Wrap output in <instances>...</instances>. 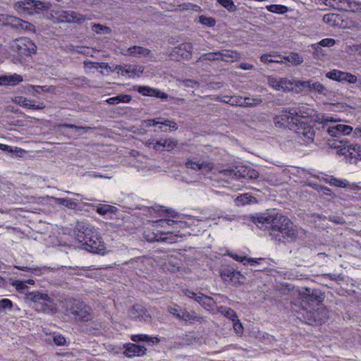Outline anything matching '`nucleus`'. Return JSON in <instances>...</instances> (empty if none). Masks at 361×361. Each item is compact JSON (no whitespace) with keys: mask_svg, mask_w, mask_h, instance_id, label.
Instances as JSON below:
<instances>
[{"mask_svg":"<svg viewBox=\"0 0 361 361\" xmlns=\"http://www.w3.org/2000/svg\"><path fill=\"white\" fill-rule=\"evenodd\" d=\"M261 230H267L276 243H291L297 240L298 231L292 221L275 209L250 216Z\"/></svg>","mask_w":361,"mask_h":361,"instance_id":"1","label":"nucleus"},{"mask_svg":"<svg viewBox=\"0 0 361 361\" xmlns=\"http://www.w3.org/2000/svg\"><path fill=\"white\" fill-rule=\"evenodd\" d=\"M283 59L294 66H298L304 61V59L301 56H300L298 53L294 52L290 53L288 56H283Z\"/></svg>","mask_w":361,"mask_h":361,"instance_id":"33","label":"nucleus"},{"mask_svg":"<svg viewBox=\"0 0 361 361\" xmlns=\"http://www.w3.org/2000/svg\"><path fill=\"white\" fill-rule=\"evenodd\" d=\"M146 350L147 349L143 345L130 343L126 348L125 354L128 357H139L145 355Z\"/></svg>","mask_w":361,"mask_h":361,"instance_id":"19","label":"nucleus"},{"mask_svg":"<svg viewBox=\"0 0 361 361\" xmlns=\"http://www.w3.org/2000/svg\"><path fill=\"white\" fill-rule=\"evenodd\" d=\"M341 150H343V156L351 162H356L357 159H361V145L346 142L345 147Z\"/></svg>","mask_w":361,"mask_h":361,"instance_id":"12","label":"nucleus"},{"mask_svg":"<svg viewBox=\"0 0 361 361\" xmlns=\"http://www.w3.org/2000/svg\"><path fill=\"white\" fill-rule=\"evenodd\" d=\"M223 7L230 12L236 11L237 7L234 4L233 0H216Z\"/></svg>","mask_w":361,"mask_h":361,"instance_id":"42","label":"nucleus"},{"mask_svg":"<svg viewBox=\"0 0 361 361\" xmlns=\"http://www.w3.org/2000/svg\"><path fill=\"white\" fill-rule=\"evenodd\" d=\"M13 307V302L9 299L0 300V312L6 313L7 311L11 310Z\"/></svg>","mask_w":361,"mask_h":361,"instance_id":"41","label":"nucleus"},{"mask_svg":"<svg viewBox=\"0 0 361 361\" xmlns=\"http://www.w3.org/2000/svg\"><path fill=\"white\" fill-rule=\"evenodd\" d=\"M121 53L125 56L147 58L149 60H152L154 58L151 50L140 46H133L128 49H124L122 50Z\"/></svg>","mask_w":361,"mask_h":361,"instance_id":"13","label":"nucleus"},{"mask_svg":"<svg viewBox=\"0 0 361 361\" xmlns=\"http://www.w3.org/2000/svg\"><path fill=\"white\" fill-rule=\"evenodd\" d=\"M228 255H229L235 261L243 263L244 265H245L247 263L250 264V265L259 264H260L261 261L264 260V258H248L246 256L243 257L232 252H228Z\"/></svg>","mask_w":361,"mask_h":361,"instance_id":"21","label":"nucleus"},{"mask_svg":"<svg viewBox=\"0 0 361 361\" xmlns=\"http://www.w3.org/2000/svg\"><path fill=\"white\" fill-rule=\"evenodd\" d=\"M91 27L92 31L97 35H109L111 33V29L109 27L99 23H92Z\"/></svg>","mask_w":361,"mask_h":361,"instance_id":"35","label":"nucleus"},{"mask_svg":"<svg viewBox=\"0 0 361 361\" xmlns=\"http://www.w3.org/2000/svg\"><path fill=\"white\" fill-rule=\"evenodd\" d=\"M297 87H300L301 90H309L310 92H317L320 94L327 95L328 90L319 82H312V80H300L297 82Z\"/></svg>","mask_w":361,"mask_h":361,"instance_id":"14","label":"nucleus"},{"mask_svg":"<svg viewBox=\"0 0 361 361\" xmlns=\"http://www.w3.org/2000/svg\"><path fill=\"white\" fill-rule=\"evenodd\" d=\"M176 49V52L183 58H188L191 56L193 47L191 43L185 42L180 44Z\"/></svg>","mask_w":361,"mask_h":361,"instance_id":"25","label":"nucleus"},{"mask_svg":"<svg viewBox=\"0 0 361 361\" xmlns=\"http://www.w3.org/2000/svg\"><path fill=\"white\" fill-rule=\"evenodd\" d=\"M216 100L227 103L231 106H239L241 100H243V97L239 96L231 97L228 95H224L222 97H217Z\"/></svg>","mask_w":361,"mask_h":361,"instance_id":"29","label":"nucleus"},{"mask_svg":"<svg viewBox=\"0 0 361 361\" xmlns=\"http://www.w3.org/2000/svg\"><path fill=\"white\" fill-rule=\"evenodd\" d=\"M293 130L303 144H310L313 142L315 133L310 126L298 121Z\"/></svg>","mask_w":361,"mask_h":361,"instance_id":"10","label":"nucleus"},{"mask_svg":"<svg viewBox=\"0 0 361 361\" xmlns=\"http://www.w3.org/2000/svg\"><path fill=\"white\" fill-rule=\"evenodd\" d=\"M53 341L56 345L59 346L65 345L66 343V338L61 334L54 335Z\"/></svg>","mask_w":361,"mask_h":361,"instance_id":"58","label":"nucleus"},{"mask_svg":"<svg viewBox=\"0 0 361 361\" xmlns=\"http://www.w3.org/2000/svg\"><path fill=\"white\" fill-rule=\"evenodd\" d=\"M199 61H220L219 51L204 54L200 57Z\"/></svg>","mask_w":361,"mask_h":361,"instance_id":"39","label":"nucleus"},{"mask_svg":"<svg viewBox=\"0 0 361 361\" xmlns=\"http://www.w3.org/2000/svg\"><path fill=\"white\" fill-rule=\"evenodd\" d=\"M51 198L54 200L55 203L63 205L68 209H74L77 205L74 201L68 198H57L54 197Z\"/></svg>","mask_w":361,"mask_h":361,"instance_id":"36","label":"nucleus"},{"mask_svg":"<svg viewBox=\"0 0 361 361\" xmlns=\"http://www.w3.org/2000/svg\"><path fill=\"white\" fill-rule=\"evenodd\" d=\"M266 8L275 13H285L288 11V8L283 5L271 4L266 6Z\"/></svg>","mask_w":361,"mask_h":361,"instance_id":"38","label":"nucleus"},{"mask_svg":"<svg viewBox=\"0 0 361 361\" xmlns=\"http://www.w3.org/2000/svg\"><path fill=\"white\" fill-rule=\"evenodd\" d=\"M262 102V99L260 97L250 98L244 97L240 102V106L243 107H252L260 104Z\"/></svg>","mask_w":361,"mask_h":361,"instance_id":"34","label":"nucleus"},{"mask_svg":"<svg viewBox=\"0 0 361 361\" xmlns=\"http://www.w3.org/2000/svg\"><path fill=\"white\" fill-rule=\"evenodd\" d=\"M323 21L331 27L338 26L341 21V17L336 13H328L323 16Z\"/></svg>","mask_w":361,"mask_h":361,"instance_id":"27","label":"nucleus"},{"mask_svg":"<svg viewBox=\"0 0 361 361\" xmlns=\"http://www.w3.org/2000/svg\"><path fill=\"white\" fill-rule=\"evenodd\" d=\"M77 238L86 250L97 254H104V245L97 231L89 225L78 224Z\"/></svg>","mask_w":361,"mask_h":361,"instance_id":"2","label":"nucleus"},{"mask_svg":"<svg viewBox=\"0 0 361 361\" xmlns=\"http://www.w3.org/2000/svg\"><path fill=\"white\" fill-rule=\"evenodd\" d=\"M195 300L206 309L212 308L214 305L213 298L200 293L195 298Z\"/></svg>","mask_w":361,"mask_h":361,"instance_id":"26","label":"nucleus"},{"mask_svg":"<svg viewBox=\"0 0 361 361\" xmlns=\"http://www.w3.org/2000/svg\"><path fill=\"white\" fill-rule=\"evenodd\" d=\"M132 340L133 341H149L150 337L147 335L145 334H138V335H133L132 336Z\"/></svg>","mask_w":361,"mask_h":361,"instance_id":"59","label":"nucleus"},{"mask_svg":"<svg viewBox=\"0 0 361 361\" xmlns=\"http://www.w3.org/2000/svg\"><path fill=\"white\" fill-rule=\"evenodd\" d=\"M279 80L280 78H276L274 76H269L267 78V82L269 86H271L274 90L279 91Z\"/></svg>","mask_w":361,"mask_h":361,"instance_id":"48","label":"nucleus"},{"mask_svg":"<svg viewBox=\"0 0 361 361\" xmlns=\"http://www.w3.org/2000/svg\"><path fill=\"white\" fill-rule=\"evenodd\" d=\"M13 49L20 56H30L36 53L37 47L27 37H21L15 41Z\"/></svg>","mask_w":361,"mask_h":361,"instance_id":"8","label":"nucleus"},{"mask_svg":"<svg viewBox=\"0 0 361 361\" xmlns=\"http://www.w3.org/2000/svg\"><path fill=\"white\" fill-rule=\"evenodd\" d=\"M200 318V317H199L195 312H188L187 310L184 309L181 310L179 319L192 322L194 321H198Z\"/></svg>","mask_w":361,"mask_h":361,"instance_id":"32","label":"nucleus"},{"mask_svg":"<svg viewBox=\"0 0 361 361\" xmlns=\"http://www.w3.org/2000/svg\"><path fill=\"white\" fill-rule=\"evenodd\" d=\"M11 26L16 29H22L28 31H33L35 26L29 22L13 16L1 14L0 15V27Z\"/></svg>","mask_w":361,"mask_h":361,"instance_id":"7","label":"nucleus"},{"mask_svg":"<svg viewBox=\"0 0 361 361\" xmlns=\"http://www.w3.org/2000/svg\"><path fill=\"white\" fill-rule=\"evenodd\" d=\"M15 102L18 104L20 106L25 107V108H29L30 102V101L26 98H24L23 97H18L15 98Z\"/></svg>","mask_w":361,"mask_h":361,"instance_id":"55","label":"nucleus"},{"mask_svg":"<svg viewBox=\"0 0 361 361\" xmlns=\"http://www.w3.org/2000/svg\"><path fill=\"white\" fill-rule=\"evenodd\" d=\"M309 114L300 107L283 108L280 114L274 118V125L279 128H288L293 130L299 121L298 118L308 117Z\"/></svg>","mask_w":361,"mask_h":361,"instance_id":"3","label":"nucleus"},{"mask_svg":"<svg viewBox=\"0 0 361 361\" xmlns=\"http://www.w3.org/2000/svg\"><path fill=\"white\" fill-rule=\"evenodd\" d=\"M97 212L101 215H105L108 213H113L115 207L109 204H101L97 207Z\"/></svg>","mask_w":361,"mask_h":361,"instance_id":"40","label":"nucleus"},{"mask_svg":"<svg viewBox=\"0 0 361 361\" xmlns=\"http://www.w3.org/2000/svg\"><path fill=\"white\" fill-rule=\"evenodd\" d=\"M67 314L73 315L75 319L80 322H88L92 319V309L82 302L68 300L66 302Z\"/></svg>","mask_w":361,"mask_h":361,"instance_id":"6","label":"nucleus"},{"mask_svg":"<svg viewBox=\"0 0 361 361\" xmlns=\"http://www.w3.org/2000/svg\"><path fill=\"white\" fill-rule=\"evenodd\" d=\"M13 8L23 16L41 14L49 8L44 2L39 0L18 1L14 3Z\"/></svg>","mask_w":361,"mask_h":361,"instance_id":"4","label":"nucleus"},{"mask_svg":"<svg viewBox=\"0 0 361 361\" xmlns=\"http://www.w3.org/2000/svg\"><path fill=\"white\" fill-rule=\"evenodd\" d=\"M159 124L164 126H168L169 128V130L171 131H175L178 129L177 123L173 121L166 119L164 120L163 122L159 121Z\"/></svg>","mask_w":361,"mask_h":361,"instance_id":"52","label":"nucleus"},{"mask_svg":"<svg viewBox=\"0 0 361 361\" xmlns=\"http://www.w3.org/2000/svg\"><path fill=\"white\" fill-rule=\"evenodd\" d=\"M253 197L251 195H249L247 193L241 195L236 197V202H240L242 204H248L252 201Z\"/></svg>","mask_w":361,"mask_h":361,"instance_id":"53","label":"nucleus"},{"mask_svg":"<svg viewBox=\"0 0 361 361\" xmlns=\"http://www.w3.org/2000/svg\"><path fill=\"white\" fill-rule=\"evenodd\" d=\"M58 18L61 22L78 24L82 23L86 19L83 15L73 11H62L59 13Z\"/></svg>","mask_w":361,"mask_h":361,"instance_id":"15","label":"nucleus"},{"mask_svg":"<svg viewBox=\"0 0 361 361\" xmlns=\"http://www.w3.org/2000/svg\"><path fill=\"white\" fill-rule=\"evenodd\" d=\"M185 166L188 169L202 172H209L214 168V164L212 161L202 160L194 161L188 159L185 162Z\"/></svg>","mask_w":361,"mask_h":361,"instance_id":"16","label":"nucleus"},{"mask_svg":"<svg viewBox=\"0 0 361 361\" xmlns=\"http://www.w3.org/2000/svg\"><path fill=\"white\" fill-rule=\"evenodd\" d=\"M137 92L144 95V96H149L154 97L157 98H161L164 99H171L174 104H180L183 103L184 99L170 97L166 93L161 92L159 89L152 88L148 86H139L137 88Z\"/></svg>","mask_w":361,"mask_h":361,"instance_id":"9","label":"nucleus"},{"mask_svg":"<svg viewBox=\"0 0 361 361\" xmlns=\"http://www.w3.org/2000/svg\"><path fill=\"white\" fill-rule=\"evenodd\" d=\"M233 329L237 335L241 336L243 334V326L238 319L233 322Z\"/></svg>","mask_w":361,"mask_h":361,"instance_id":"57","label":"nucleus"},{"mask_svg":"<svg viewBox=\"0 0 361 361\" xmlns=\"http://www.w3.org/2000/svg\"><path fill=\"white\" fill-rule=\"evenodd\" d=\"M15 267L21 271H31L36 275H39L41 274L42 269L36 267H23V266H15Z\"/></svg>","mask_w":361,"mask_h":361,"instance_id":"51","label":"nucleus"},{"mask_svg":"<svg viewBox=\"0 0 361 361\" xmlns=\"http://www.w3.org/2000/svg\"><path fill=\"white\" fill-rule=\"evenodd\" d=\"M299 80H293L286 78H280L279 91L288 92L293 90L296 87L297 82Z\"/></svg>","mask_w":361,"mask_h":361,"instance_id":"23","label":"nucleus"},{"mask_svg":"<svg viewBox=\"0 0 361 361\" xmlns=\"http://www.w3.org/2000/svg\"><path fill=\"white\" fill-rule=\"evenodd\" d=\"M163 148L167 151H171L178 145V141L172 137L163 138Z\"/></svg>","mask_w":361,"mask_h":361,"instance_id":"37","label":"nucleus"},{"mask_svg":"<svg viewBox=\"0 0 361 361\" xmlns=\"http://www.w3.org/2000/svg\"><path fill=\"white\" fill-rule=\"evenodd\" d=\"M344 78V81H346L349 83L354 84L357 82V77L351 73H345Z\"/></svg>","mask_w":361,"mask_h":361,"instance_id":"64","label":"nucleus"},{"mask_svg":"<svg viewBox=\"0 0 361 361\" xmlns=\"http://www.w3.org/2000/svg\"><path fill=\"white\" fill-rule=\"evenodd\" d=\"M339 128H341V135H349L353 131V128L350 126L339 124Z\"/></svg>","mask_w":361,"mask_h":361,"instance_id":"61","label":"nucleus"},{"mask_svg":"<svg viewBox=\"0 0 361 361\" xmlns=\"http://www.w3.org/2000/svg\"><path fill=\"white\" fill-rule=\"evenodd\" d=\"M336 41L334 39L325 38L319 42V44L322 47H332L335 44Z\"/></svg>","mask_w":361,"mask_h":361,"instance_id":"62","label":"nucleus"},{"mask_svg":"<svg viewBox=\"0 0 361 361\" xmlns=\"http://www.w3.org/2000/svg\"><path fill=\"white\" fill-rule=\"evenodd\" d=\"M23 80V78L20 75L16 73L8 75L9 85H16Z\"/></svg>","mask_w":361,"mask_h":361,"instance_id":"47","label":"nucleus"},{"mask_svg":"<svg viewBox=\"0 0 361 361\" xmlns=\"http://www.w3.org/2000/svg\"><path fill=\"white\" fill-rule=\"evenodd\" d=\"M181 310L182 309H180L179 307L176 305L168 307L169 312L172 315L175 316L178 319L180 315Z\"/></svg>","mask_w":361,"mask_h":361,"instance_id":"54","label":"nucleus"},{"mask_svg":"<svg viewBox=\"0 0 361 361\" xmlns=\"http://www.w3.org/2000/svg\"><path fill=\"white\" fill-rule=\"evenodd\" d=\"M181 83L183 86L187 87H199L200 83L199 82L192 80V79H186L181 81Z\"/></svg>","mask_w":361,"mask_h":361,"instance_id":"56","label":"nucleus"},{"mask_svg":"<svg viewBox=\"0 0 361 361\" xmlns=\"http://www.w3.org/2000/svg\"><path fill=\"white\" fill-rule=\"evenodd\" d=\"M329 183L331 185H334L338 188H346L348 186V182L346 180L338 179L334 177H331Z\"/></svg>","mask_w":361,"mask_h":361,"instance_id":"43","label":"nucleus"},{"mask_svg":"<svg viewBox=\"0 0 361 361\" xmlns=\"http://www.w3.org/2000/svg\"><path fill=\"white\" fill-rule=\"evenodd\" d=\"M339 74H340V71H338V70H332V71L328 72L326 74V78H328L329 79L338 81V77H339Z\"/></svg>","mask_w":361,"mask_h":361,"instance_id":"60","label":"nucleus"},{"mask_svg":"<svg viewBox=\"0 0 361 361\" xmlns=\"http://www.w3.org/2000/svg\"><path fill=\"white\" fill-rule=\"evenodd\" d=\"M220 276L223 280H227V279H230V280L234 283H242L241 279L244 277L239 272L236 271L233 269H224L220 271Z\"/></svg>","mask_w":361,"mask_h":361,"instance_id":"18","label":"nucleus"},{"mask_svg":"<svg viewBox=\"0 0 361 361\" xmlns=\"http://www.w3.org/2000/svg\"><path fill=\"white\" fill-rule=\"evenodd\" d=\"M327 132L332 137H337L339 135H341V128H339V124L329 127L327 129Z\"/></svg>","mask_w":361,"mask_h":361,"instance_id":"50","label":"nucleus"},{"mask_svg":"<svg viewBox=\"0 0 361 361\" xmlns=\"http://www.w3.org/2000/svg\"><path fill=\"white\" fill-rule=\"evenodd\" d=\"M346 142L343 140L332 139L328 140V145L330 148L336 149L338 154L343 155V150L341 149L345 147Z\"/></svg>","mask_w":361,"mask_h":361,"instance_id":"30","label":"nucleus"},{"mask_svg":"<svg viewBox=\"0 0 361 361\" xmlns=\"http://www.w3.org/2000/svg\"><path fill=\"white\" fill-rule=\"evenodd\" d=\"M59 128H73V129H75L77 132L82 130L83 133H85L88 130L91 129L90 127H87V126H75V125H73V124H68V123L60 124L59 126Z\"/></svg>","mask_w":361,"mask_h":361,"instance_id":"46","label":"nucleus"},{"mask_svg":"<svg viewBox=\"0 0 361 361\" xmlns=\"http://www.w3.org/2000/svg\"><path fill=\"white\" fill-rule=\"evenodd\" d=\"M26 298L34 302V308L38 312H54L56 307L54 300L47 294L39 291H32L26 294Z\"/></svg>","mask_w":361,"mask_h":361,"instance_id":"5","label":"nucleus"},{"mask_svg":"<svg viewBox=\"0 0 361 361\" xmlns=\"http://www.w3.org/2000/svg\"><path fill=\"white\" fill-rule=\"evenodd\" d=\"M310 313L314 321L319 324L324 322L327 318V311L324 307H317V310L314 309Z\"/></svg>","mask_w":361,"mask_h":361,"instance_id":"24","label":"nucleus"},{"mask_svg":"<svg viewBox=\"0 0 361 361\" xmlns=\"http://www.w3.org/2000/svg\"><path fill=\"white\" fill-rule=\"evenodd\" d=\"M220 61L232 63L240 58V54L236 51L223 49L219 51Z\"/></svg>","mask_w":361,"mask_h":361,"instance_id":"20","label":"nucleus"},{"mask_svg":"<svg viewBox=\"0 0 361 361\" xmlns=\"http://www.w3.org/2000/svg\"><path fill=\"white\" fill-rule=\"evenodd\" d=\"M132 97L128 94H119L116 97L109 98L106 102L109 104H117L119 103H128L131 101Z\"/></svg>","mask_w":361,"mask_h":361,"instance_id":"31","label":"nucleus"},{"mask_svg":"<svg viewBox=\"0 0 361 361\" xmlns=\"http://www.w3.org/2000/svg\"><path fill=\"white\" fill-rule=\"evenodd\" d=\"M11 285L20 293H23L27 288L25 282L20 280L13 281Z\"/></svg>","mask_w":361,"mask_h":361,"instance_id":"49","label":"nucleus"},{"mask_svg":"<svg viewBox=\"0 0 361 361\" xmlns=\"http://www.w3.org/2000/svg\"><path fill=\"white\" fill-rule=\"evenodd\" d=\"M131 73L130 75H137L139 76L141 73H142L144 71V68L142 66H134L131 65Z\"/></svg>","mask_w":361,"mask_h":361,"instance_id":"63","label":"nucleus"},{"mask_svg":"<svg viewBox=\"0 0 361 361\" xmlns=\"http://www.w3.org/2000/svg\"><path fill=\"white\" fill-rule=\"evenodd\" d=\"M27 90L30 92H31V94L35 95L36 94H40L42 92H54L55 90V87L52 86V85H51V86H47V85L39 86V85H30L27 87Z\"/></svg>","mask_w":361,"mask_h":361,"instance_id":"28","label":"nucleus"},{"mask_svg":"<svg viewBox=\"0 0 361 361\" xmlns=\"http://www.w3.org/2000/svg\"><path fill=\"white\" fill-rule=\"evenodd\" d=\"M324 4L334 9L348 12H355L358 8L356 2L352 0H325Z\"/></svg>","mask_w":361,"mask_h":361,"instance_id":"11","label":"nucleus"},{"mask_svg":"<svg viewBox=\"0 0 361 361\" xmlns=\"http://www.w3.org/2000/svg\"><path fill=\"white\" fill-rule=\"evenodd\" d=\"M307 293H308V297H306L305 302H311L315 303L317 306H319V305L324 300L323 294L317 290H312L311 288H308Z\"/></svg>","mask_w":361,"mask_h":361,"instance_id":"22","label":"nucleus"},{"mask_svg":"<svg viewBox=\"0 0 361 361\" xmlns=\"http://www.w3.org/2000/svg\"><path fill=\"white\" fill-rule=\"evenodd\" d=\"M199 22L201 24L206 25L207 27H214L216 24V20H214V18L212 17H206L204 16H200Z\"/></svg>","mask_w":361,"mask_h":361,"instance_id":"45","label":"nucleus"},{"mask_svg":"<svg viewBox=\"0 0 361 361\" xmlns=\"http://www.w3.org/2000/svg\"><path fill=\"white\" fill-rule=\"evenodd\" d=\"M129 314L131 318L143 322H149L151 319L147 310L140 305L133 306L130 310Z\"/></svg>","mask_w":361,"mask_h":361,"instance_id":"17","label":"nucleus"},{"mask_svg":"<svg viewBox=\"0 0 361 361\" xmlns=\"http://www.w3.org/2000/svg\"><path fill=\"white\" fill-rule=\"evenodd\" d=\"M221 313L227 318L231 319L233 322H235L238 319V316L235 312L231 308L221 307Z\"/></svg>","mask_w":361,"mask_h":361,"instance_id":"44","label":"nucleus"}]
</instances>
